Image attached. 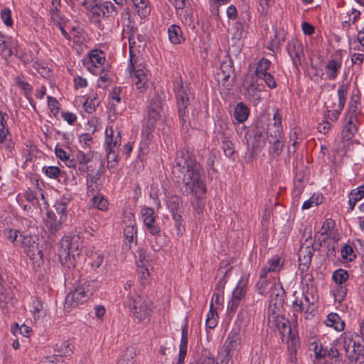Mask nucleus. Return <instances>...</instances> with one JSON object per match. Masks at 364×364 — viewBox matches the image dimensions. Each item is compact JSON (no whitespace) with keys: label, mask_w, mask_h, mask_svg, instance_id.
<instances>
[{"label":"nucleus","mask_w":364,"mask_h":364,"mask_svg":"<svg viewBox=\"0 0 364 364\" xmlns=\"http://www.w3.org/2000/svg\"><path fill=\"white\" fill-rule=\"evenodd\" d=\"M203 168L195 156L186 149L177 152L173 174L177 182H182L181 191L183 194L202 195L206 192V187L201 178Z\"/></svg>","instance_id":"f257e3e1"},{"label":"nucleus","mask_w":364,"mask_h":364,"mask_svg":"<svg viewBox=\"0 0 364 364\" xmlns=\"http://www.w3.org/2000/svg\"><path fill=\"white\" fill-rule=\"evenodd\" d=\"M122 38L124 39L127 38L129 41V63L128 68L132 73V81L135 84L136 90L139 92L144 93L149 87L146 70L142 64H137V59L135 58L134 53L136 48L140 46L136 45L135 35L132 32L130 34L129 31L123 29Z\"/></svg>","instance_id":"f03ea898"},{"label":"nucleus","mask_w":364,"mask_h":364,"mask_svg":"<svg viewBox=\"0 0 364 364\" xmlns=\"http://www.w3.org/2000/svg\"><path fill=\"white\" fill-rule=\"evenodd\" d=\"M174 91L176 93L178 113L183 129L190 127L191 119V111L193 107L191 101L193 95L188 87L183 83L181 77L176 78L174 82Z\"/></svg>","instance_id":"7ed1b4c3"},{"label":"nucleus","mask_w":364,"mask_h":364,"mask_svg":"<svg viewBox=\"0 0 364 364\" xmlns=\"http://www.w3.org/2000/svg\"><path fill=\"white\" fill-rule=\"evenodd\" d=\"M273 288L269 290V306L267 312L268 325L270 328H280L279 322L282 323V318L288 320L281 315L280 311L283 308L285 299V291L279 282L272 283Z\"/></svg>","instance_id":"20e7f679"},{"label":"nucleus","mask_w":364,"mask_h":364,"mask_svg":"<svg viewBox=\"0 0 364 364\" xmlns=\"http://www.w3.org/2000/svg\"><path fill=\"white\" fill-rule=\"evenodd\" d=\"M80 242L77 235H65L60 242L58 252L62 265L70 269L75 266V257L80 254Z\"/></svg>","instance_id":"39448f33"},{"label":"nucleus","mask_w":364,"mask_h":364,"mask_svg":"<svg viewBox=\"0 0 364 364\" xmlns=\"http://www.w3.org/2000/svg\"><path fill=\"white\" fill-rule=\"evenodd\" d=\"M131 312L137 322H146L149 321L153 312V302L147 297L135 293V295L128 294Z\"/></svg>","instance_id":"423d86ee"},{"label":"nucleus","mask_w":364,"mask_h":364,"mask_svg":"<svg viewBox=\"0 0 364 364\" xmlns=\"http://www.w3.org/2000/svg\"><path fill=\"white\" fill-rule=\"evenodd\" d=\"M280 328L278 331L283 342L288 344L289 359L291 362L296 361V350L299 347V338L296 330L292 329L290 321L282 318V323L279 322Z\"/></svg>","instance_id":"0eeeda50"},{"label":"nucleus","mask_w":364,"mask_h":364,"mask_svg":"<svg viewBox=\"0 0 364 364\" xmlns=\"http://www.w3.org/2000/svg\"><path fill=\"white\" fill-rule=\"evenodd\" d=\"M106 152L108 163L117 161L118 149L121 144V133L117 124L112 120L105 130Z\"/></svg>","instance_id":"6e6552de"},{"label":"nucleus","mask_w":364,"mask_h":364,"mask_svg":"<svg viewBox=\"0 0 364 364\" xmlns=\"http://www.w3.org/2000/svg\"><path fill=\"white\" fill-rule=\"evenodd\" d=\"M161 100L158 97H154L150 103L147 110V118L144 122L142 134L149 136L154 129L157 122L161 119Z\"/></svg>","instance_id":"1a4fd4ad"},{"label":"nucleus","mask_w":364,"mask_h":364,"mask_svg":"<svg viewBox=\"0 0 364 364\" xmlns=\"http://www.w3.org/2000/svg\"><path fill=\"white\" fill-rule=\"evenodd\" d=\"M83 5L93 16L98 18L109 17L117 14L115 6L110 1L86 0Z\"/></svg>","instance_id":"9d476101"},{"label":"nucleus","mask_w":364,"mask_h":364,"mask_svg":"<svg viewBox=\"0 0 364 364\" xmlns=\"http://www.w3.org/2000/svg\"><path fill=\"white\" fill-rule=\"evenodd\" d=\"M38 237L36 235L20 234L18 245L23 249L24 252L32 260H41L43 259V252L39 250Z\"/></svg>","instance_id":"9b49d317"},{"label":"nucleus","mask_w":364,"mask_h":364,"mask_svg":"<svg viewBox=\"0 0 364 364\" xmlns=\"http://www.w3.org/2000/svg\"><path fill=\"white\" fill-rule=\"evenodd\" d=\"M89 282H84L68 293L65 298V305L70 308L77 307L85 302L91 295Z\"/></svg>","instance_id":"f8f14e48"},{"label":"nucleus","mask_w":364,"mask_h":364,"mask_svg":"<svg viewBox=\"0 0 364 364\" xmlns=\"http://www.w3.org/2000/svg\"><path fill=\"white\" fill-rule=\"evenodd\" d=\"M248 287V277L245 275L241 277L235 288L234 289L232 298L228 304V311L229 314H234L241 301L245 298Z\"/></svg>","instance_id":"ddd939ff"},{"label":"nucleus","mask_w":364,"mask_h":364,"mask_svg":"<svg viewBox=\"0 0 364 364\" xmlns=\"http://www.w3.org/2000/svg\"><path fill=\"white\" fill-rule=\"evenodd\" d=\"M141 218L146 230L152 235H157L161 232V228L156 223L157 216L151 208H144L141 211Z\"/></svg>","instance_id":"4468645a"},{"label":"nucleus","mask_w":364,"mask_h":364,"mask_svg":"<svg viewBox=\"0 0 364 364\" xmlns=\"http://www.w3.org/2000/svg\"><path fill=\"white\" fill-rule=\"evenodd\" d=\"M282 117L279 109H276L273 114L272 122L268 124L267 134L269 139H284L282 126Z\"/></svg>","instance_id":"2eb2a0df"},{"label":"nucleus","mask_w":364,"mask_h":364,"mask_svg":"<svg viewBox=\"0 0 364 364\" xmlns=\"http://www.w3.org/2000/svg\"><path fill=\"white\" fill-rule=\"evenodd\" d=\"M105 56L102 51L93 50L89 53V63L87 70L94 75H97L100 68L106 67L105 65Z\"/></svg>","instance_id":"dca6fc26"},{"label":"nucleus","mask_w":364,"mask_h":364,"mask_svg":"<svg viewBox=\"0 0 364 364\" xmlns=\"http://www.w3.org/2000/svg\"><path fill=\"white\" fill-rule=\"evenodd\" d=\"M241 347V336L238 331L232 330L231 331L224 344H223V350L224 352H228V353H230L234 355L237 353Z\"/></svg>","instance_id":"f3484780"},{"label":"nucleus","mask_w":364,"mask_h":364,"mask_svg":"<svg viewBox=\"0 0 364 364\" xmlns=\"http://www.w3.org/2000/svg\"><path fill=\"white\" fill-rule=\"evenodd\" d=\"M278 282L276 278L265 273L264 270L260 271L259 279L256 284L258 293L262 295L267 294L273 288L272 283Z\"/></svg>","instance_id":"a211bd4d"},{"label":"nucleus","mask_w":364,"mask_h":364,"mask_svg":"<svg viewBox=\"0 0 364 364\" xmlns=\"http://www.w3.org/2000/svg\"><path fill=\"white\" fill-rule=\"evenodd\" d=\"M124 235L125 239L128 242L132 243L134 238L136 237V224L134 220V215L132 213H129L124 218Z\"/></svg>","instance_id":"6ab92c4d"},{"label":"nucleus","mask_w":364,"mask_h":364,"mask_svg":"<svg viewBox=\"0 0 364 364\" xmlns=\"http://www.w3.org/2000/svg\"><path fill=\"white\" fill-rule=\"evenodd\" d=\"M30 312L36 321L42 319L46 313L43 301L37 297H32Z\"/></svg>","instance_id":"aec40b11"},{"label":"nucleus","mask_w":364,"mask_h":364,"mask_svg":"<svg viewBox=\"0 0 364 364\" xmlns=\"http://www.w3.org/2000/svg\"><path fill=\"white\" fill-rule=\"evenodd\" d=\"M72 196L70 193L63 194L56 202L54 208L57 213L60 216V220H66L68 206L72 200Z\"/></svg>","instance_id":"412c9836"},{"label":"nucleus","mask_w":364,"mask_h":364,"mask_svg":"<svg viewBox=\"0 0 364 364\" xmlns=\"http://www.w3.org/2000/svg\"><path fill=\"white\" fill-rule=\"evenodd\" d=\"M102 176L101 170H97L95 173H89L87 174L86 183L87 186V193L92 195L97 193L101 188L99 181Z\"/></svg>","instance_id":"4be33fe9"},{"label":"nucleus","mask_w":364,"mask_h":364,"mask_svg":"<svg viewBox=\"0 0 364 364\" xmlns=\"http://www.w3.org/2000/svg\"><path fill=\"white\" fill-rule=\"evenodd\" d=\"M65 221L60 220V218L58 219L54 212L48 211L44 219V224L51 233H55L61 229L62 224Z\"/></svg>","instance_id":"5701e85b"},{"label":"nucleus","mask_w":364,"mask_h":364,"mask_svg":"<svg viewBox=\"0 0 364 364\" xmlns=\"http://www.w3.org/2000/svg\"><path fill=\"white\" fill-rule=\"evenodd\" d=\"M287 51L294 65H297L300 63V57L303 52L302 45L300 42L293 41L289 43Z\"/></svg>","instance_id":"b1692460"},{"label":"nucleus","mask_w":364,"mask_h":364,"mask_svg":"<svg viewBox=\"0 0 364 364\" xmlns=\"http://www.w3.org/2000/svg\"><path fill=\"white\" fill-rule=\"evenodd\" d=\"M361 113V107L358 97L353 96L349 102L346 119L357 120L358 115Z\"/></svg>","instance_id":"393cba45"},{"label":"nucleus","mask_w":364,"mask_h":364,"mask_svg":"<svg viewBox=\"0 0 364 364\" xmlns=\"http://www.w3.org/2000/svg\"><path fill=\"white\" fill-rule=\"evenodd\" d=\"M247 97L254 102H258L262 99L261 89L253 76L252 77V82L247 87Z\"/></svg>","instance_id":"a878e982"},{"label":"nucleus","mask_w":364,"mask_h":364,"mask_svg":"<svg viewBox=\"0 0 364 364\" xmlns=\"http://www.w3.org/2000/svg\"><path fill=\"white\" fill-rule=\"evenodd\" d=\"M342 63L341 60L332 59L328 61L325 66L326 75L329 80H335L340 69L341 68Z\"/></svg>","instance_id":"bb28decb"},{"label":"nucleus","mask_w":364,"mask_h":364,"mask_svg":"<svg viewBox=\"0 0 364 364\" xmlns=\"http://www.w3.org/2000/svg\"><path fill=\"white\" fill-rule=\"evenodd\" d=\"M282 266L283 261L282 258L277 255H274L268 260L267 264L264 266L261 270H264L265 273L272 275V273L279 272Z\"/></svg>","instance_id":"cd10ccee"},{"label":"nucleus","mask_w":364,"mask_h":364,"mask_svg":"<svg viewBox=\"0 0 364 364\" xmlns=\"http://www.w3.org/2000/svg\"><path fill=\"white\" fill-rule=\"evenodd\" d=\"M325 323L327 326L332 327L337 331H342L345 328V322L336 313L329 314Z\"/></svg>","instance_id":"c85d7f7f"},{"label":"nucleus","mask_w":364,"mask_h":364,"mask_svg":"<svg viewBox=\"0 0 364 364\" xmlns=\"http://www.w3.org/2000/svg\"><path fill=\"white\" fill-rule=\"evenodd\" d=\"M250 115V109L243 102L236 105L234 110V117L238 123L245 122Z\"/></svg>","instance_id":"c756f323"},{"label":"nucleus","mask_w":364,"mask_h":364,"mask_svg":"<svg viewBox=\"0 0 364 364\" xmlns=\"http://www.w3.org/2000/svg\"><path fill=\"white\" fill-rule=\"evenodd\" d=\"M356 122L357 120L346 119V122L341 133L343 140L349 141L353 137L357 132Z\"/></svg>","instance_id":"7c9ffc66"},{"label":"nucleus","mask_w":364,"mask_h":364,"mask_svg":"<svg viewBox=\"0 0 364 364\" xmlns=\"http://www.w3.org/2000/svg\"><path fill=\"white\" fill-rule=\"evenodd\" d=\"M97 75H100L97 82V87L102 89L106 88L111 81L109 66L106 65V67L100 68Z\"/></svg>","instance_id":"2f4dec72"},{"label":"nucleus","mask_w":364,"mask_h":364,"mask_svg":"<svg viewBox=\"0 0 364 364\" xmlns=\"http://www.w3.org/2000/svg\"><path fill=\"white\" fill-rule=\"evenodd\" d=\"M55 154L60 161L69 167H75L76 162L74 159L70 158V154L61 147L56 146L55 149Z\"/></svg>","instance_id":"473e14b6"},{"label":"nucleus","mask_w":364,"mask_h":364,"mask_svg":"<svg viewBox=\"0 0 364 364\" xmlns=\"http://www.w3.org/2000/svg\"><path fill=\"white\" fill-rule=\"evenodd\" d=\"M168 34L170 41L174 44L181 43L184 41L182 36V31L177 25H171L168 28Z\"/></svg>","instance_id":"72a5a7b5"},{"label":"nucleus","mask_w":364,"mask_h":364,"mask_svg":"<svg viewBox=\"0 0 364 364\" xmlns=\"http://www.w3.org/2000/svg\"><path fill=\"white\" fill-rule=\"evenodd\" d=\"M271 65V62L264 58L260 59L257 65L256 70L254 74L252 75L251 77L253 76L255 77H262L265 74L269 73L267 71L269 69Z\"/></svg>","instance_id":"f704fd0d"},{"label":"nucleus","mask_w":364,"mask_h":364,"mask_svg":"<svg viewBox=\"0 0 364 364\" xmlns=\"http://www.w3.org/2000/svg\"><path fill=\"white\" fill-rule=\"evenodd\" d=\"M218 321L217 309L214 307L213 303L210 304V310L207 314L205 325L209 329H213L216 327Z\"/></svg>","instance_id":"c9c22d12"},{"label":"nucleus","mask_w":364,"mask_h":364,"mask_svg":"<svg viewBox=\"0 0 364 364\" xmlns=\"http://www.w3.org/2000/svg\"><path fill=\"white\" fill-rule=\"evenodd\" d=\"M338 343L341 346L345 352L350 348L356 346L357 344L353 339V333L350 332L343 333L339 339Z\"/></svg>","instance_id":"e433bc0d"},{"label":"nucleus","mask_w":364,"mask_h":364,"mask_svg":"<svg viewBox=\"0 0 364 364\" xmlns=\"http://www.w3.org/2000/svg\"><path fill=\"white\" fill-rule=\"evenodd\" d=\"M138 14L141 17H146L151 11L148 0H132Z\"/></svg>","instance_id":"4c0bfd02"},{"label":"nucleus","mask_w":364,"mask_h":364,"mask_svg":"<svg viewBox=\"0 0 364 364\" xmlns=\"http://www.w3.org/2000/svg\"><path fill=\"white\" fill-rule=\"evenodd\" d=\"M349 90V85L348 83L342 82L339 85L337 94L338 98V108H344L348 93Z\"/></svg>","instance_id":"58836bf2"},{"label":"nucleus","mask_w":364,"mask_h":364,"mask_svg":"<svg viewBox=\"0 0 364 364\" xmlns=\"http://www.w3.org/2000/svg\"><path fill=\"white\" fill-rule=\"evenodd\" d=\"M269 142L271 144L270 154L273 157L279 156L284 149V139H269Z\"/></svg>","instance_id":"ea45409f"},{"label":"nucleus","mask_w":364,"mask_h":364,"mask_svg":"<svg viewBox=\"0 0 364 364\" xmlns=\"http://www.w3.org/2000/svg\"><path fill=\"white\" fill-rule=\"evenodd\" d=\"M364 351V346L356 344V346L347 350L346 353V357L350 362H357L360 359L361 352Z\"/></svg>","instance_id":"a19ab883"},{"label":"nucleus","mask_w":364,"mask_h":364,"mask_svg":"<svg viewBox=\"0 0 364 364\" xmlns=\"http://www.w3.org/2000/svg\"><path fill=\"white\" fill-rule=\"evenodd\" d=\"M91 202L94 208L102 211L107 210L109 205L107 200L102 194H94Z\"/></svg>","instance_id":"79ce46f5"},{"label":"nucleus","mask_w":364,"mask_h":364,"mask_svg":"<svg viewBox=\"0 0 364 364\" xmlns=\"http://www.w3.org/2000/svg\"><path fill=\"white\" fill-rule=\"evenodd\" d=\"M311 263V259H308L307 257L301 258L299 257V269L301 274L302 279H304L306 277H308L309 280L311 279L312 276L306 273Z\"/></svg>","instance_id":"37998d69"},{"label":"nucleus","mask_w":364,"mask_h":364,"mask_svg":"<svg viewBox=\"0 0 364 364\" xmlns=\"http://www.w3.org/2000/svg\"><path fill=\"white\" fill-rule=\"evenodd\" d=\"M349 277L348 271L338 269L333 272L332 279L338 285H343Z\"/></svg>","instance_id":"c03bdc74"},{"label":"nucleus","mask_w":364,"mask_h":364,"mask_svg":"<svg viewBox=\"0 0 364 364\" xmlns=\"http://www.w3.org/2000/svg\"><path fill=\"white\" fill-rule=\"evenodd\" d=\"M20 232L18 230L12 228H6L4 231V235L6 239L12 242L15 246L18 245V241L20 239Z\"/></svg>","instance_id":"a18cd8bd"},{"label":"nucleus","mask_w":364,"mask_h":364,"mask_svg":"<svg viewBox=\"0 0 364 364\" xmlns=\"http://www.w3.org/2000/svg\"><path fill=\"white\" fill-rule=\"evenodd\" d=\"M0 54L5 55V57L11 56L14 54L13 48L10 46V43L0 32Z\"/></svg>","instance_id":"49530a36"},{"label":"nucleus","mask_w":364,"mask_h":364,"mask_svg":"<svg viewBox=\"0 0 364 364\" xmlns=\"http://www.w3.org/2000/svg\"><path fill=\"white\" fill-rule=\"evenodd\" d=\"M311 241L306 244L305 246L304 244H302L300 250L299 251V257L301 258H306L311 259L312 256L314 252V248L312 245L311 238L310 237Z\"/></svg>","instance_id":"de8ad7c7"},{"label":"nucleus","mask_w":364,"mask_h":364,"mask_svg":"<svg viewBox=\"0 0 364 364\" xmlns=\"http://www.w3.org/2000/svg\"><path fill=\"white\" fill-rule=\"evenodd\" d=\"M188 347V327L183 326L181 332V338L179 346V353L181 357L186 355Z\"/></svg>","instance_id":"09e8293b"},{"label":"nucleus","mask_w":364,"mask_h":364,"mask_svg":"<svg viewBox=\"0 0 364 364\" xmlns=\"http://www.w3.org/2000/svg\"><path fill=\"white\" fill-rule=\"evenodd\" d=\"M341 255L342 259L346 262H352L356 257L353 248L349 245H345L342 247Z\"/></svg>","instance_id":"8fccbe9b"},{"label":"nucleus","mask_w":364,"mask_h":364,"mask_svg":"<svg viewBox=\"0 0 364 364\" xmlns=\"http://www.w3.org/2000/svg\"><path fill=\"white\" fill-rule=\"evenodd\" d=\"M43 172L46 176L52 179H57L61 175V170L54 166H44L43 168Z\"/></svg>","instance_id":"3c124183"},{"label":"nucleus","mask_w":364,"mask_h":364,"mask_svg":"<svg viewBox=\"0 0 364 364\" xmlns=\"http://www.w3.org/2000/svg\"><path fill=\"white\" fill-rule=\"evenodd\" d=\"M1 148L4 149L11 153L14 149V144L11 138L10 132L5 133V136L0 139Z\"/></svg>","instance_id":"603ef678"},{"label":"nucleus","mask_w":364,"mask_h":364,"mask_svg":"<svg viewBox=\"0 0 364 364\" xmlns=\"http://www.w3.org/2000/svg\"><path fill=\"white\" fill-rule=\"evenodd\" d=\"M321 203V197L318 195L314 194L311 197L306 200L302 205V210H307L312 207L317 206Z\"/></svg>","instance_id":"864d4df0"},{"label":"nucleus","mask_w":364,"mask_h":364,"mask_svg":"<svg viewBox=\"0 0 364 364\" xmlns=\"http://www.w3.org/2000/svg\"><path fill=\"white\" fill-rule=\"evenodd\" d=\"M181 205V198L177 196H172L168 198L167 200V206L172 212L173 214L178 210Z\"/></svg>","instance_id":"5fc2aeb1"},{"label":"nucleus","mask_w":364,"mask_h":364,"mask_svg":"<svg viewBox=\"0 0 364 364\" xmlns=\"http://www.w3.org/2000/svg\"><path fill=\"white\" fill-rule=\"evenodd\" d=\"M90 259H92L90 263L92 267L94 269H97L102 264L104 257L101 252L97 251L91 254Z\"/></svg>","instance_id":"6e6d98bb"},{"label":"nucleus","mask_w":364,"mask_h":364,"mask_svg":"<svg viewBox=\"0 0 364 364\" xmlns=\"http://www.w3.org/2000/svg\"><path fill=\"white\" fill-rule=\"evenodd\" d=\"M8 115L0 111V139L5 136V133H9V130L7 126Z\"/></svg>","instance_id":"4d7b16f0"},{"label":"nucleus","mask_w":364,"mask_h":364,"mask_svg":"<svg viewBox=\"0 0 364 364\" xmlns=\"http://www.w3.org/2000/svg\"><path fill=\"white\" fill-rule=\"evenodd\" d=\"M98 105L99 102L95 97L92 99L88 98L83 103V109L86 112L90 114L95 111Z\"/></svg>","instance_id":"13d9d810"},{"label":"nucleus","mask_w":364,"mask_h":364,"mask_svg":"<svg viewBox=\"0 0 364 364\" xmlns=\"http://www.w3.org/2000/svg\"><path fill=\"white\" fill-rule=\"evenodd\" d=\"M103 165L102 162L98 159L92 160V158L90 162L87 164V173H95L97 170H101L102 172Z\"/></svg>","instance_id":"bf43d9fd"},{"label":"nucleus","mask_w":364,"mask_h":364,"mask_svg":"<svg viewBox=\"0 0 364 364\" xmlns=\"http://www.w3.org/2000/svg\"><path fill=\"white\" fill-rule=\"evenodd\" d=\"M0 16L2 21L7 26H11L13 24V20L11 18V12L9 8H4L0 12Z\"/></svg>","instance_id":"052dcab7"},{"label":"nucleus","mask_w":364,"mask_h":364,"mask_svg":"<svg viewBox=\"0 0 364 364\" xmlns=\"http://www.w3.org/2000/svg\"><path fill=\"white\" fill-rule=\"evenodd\" d=\"M347 288L345 285H338L334 290V297L336 301L341 302L347 294Z\"/></svg>","instance_id":"680f3d73"},{"label":"nucleus","mask_w":364,"mask_h":364,"mask_svg":"<svg viewBox=\"0 0 364 364\" xmlns=\"http://www.w3.org/2000/svg\"><path fill=\"white\" fill-rule=\"evenodd\" d=\"M16 85L21 87L25 92V95L26 97H28V95L32 92V87L28 82L23 81L22 78L19 76L16 77Z\"/></svg>","instance_id":"e2e57ef3"},{"label":"nucleus","mask_w":364,"mask_h":364,"mask_svg":"<svg viewBox=\"0 0 364 364\" xmlns=\"http://www.w3.org/2000/svg\"><path fill=\"white\" fill-rule=\"evenodd\" d=\"M222 149L227 157L231 158L235 154L234 145L230 140L223 141Z\"/></svg>","instance_id":"0e129e2a"},{"label":"nucleus","mask_w":364,"mask_h":364,"mask_svg":"<svg viewBox=\"0 0 364 364\" xmlns=\"http://www.w3.org/2000/svg\"><path fill=\"white\" fill-rule=\"evenodd\" d=\"M348 198H351L357 201L363 199L364 198V185L351 190L348 194Z\"/></svg>","instance_id":"69168bd1"},{"label":"nucleus","mask_w":364,"mask_h":364,"mask_svg":"<svg viewBox=\"0 0 364 364\" xmlns=\"http://www.w3.org/2000/svg\"><path fill=\"white\" fill-rule=\"evenodd\" d=\"M138 259L136 260L137 266H146L149 264L148 255L146 251L144 249H139L137 250Z\"/></svg>","instance_id":"338daca9"},{"label":"nucleus","mask_w":364,"mask_h":364,"mask_svg":"<svg viewBox=\"0 0 364 364\" xmlns=\"http://www.w3.org/2000/svg\"><path fill=\"white\" fill-rule=\"evenodd\" d=\"M293 309L295 312L303 313L308 311L309 308L304 304L299 296H296L292 304Z\"/></svg>","instance_id":"774afa93"}]
</instances>
